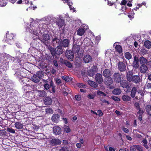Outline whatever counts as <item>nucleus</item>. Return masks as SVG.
I'll list each match as a JSON object with an SVG mask.
<instances>
[{"label": "nucleus", "instance_id": "obj_61", "mask_svg": "<svg viewBox=\"0 0 151 151\" xmlns=\"http://www.w3.org/2000/svg\"><path fill=\"white\" fill-rule=\"evenodd\" d=\"M53 64L54 66L57 67L58 66V64L56 60H54L53 61Z\"/></svg>", "mask_w": 151, "mask_h": 151}, {"label": "nucleus", "instance_id": "obj_31", "mask_svg": "<svg viewBox=\"0 0 151 151\" xmlns=\"http://www.w3.org/2000/svg\"><path fill=\"white\" fill-rule=\"evenodd\" d=\"M122 100L125 101H129L131 100V97L129 96L124 95L122 96Z\"/></svg>", "mask_w": 151, "mask_h": 151}, {"label": "nucleus", "instance_id": "obj_54", "mask_svg": "<svg viewBox=\"0 0 151 151\" xmlns=\"http://www.w3.org/2000/svg\"><path fill=\"white\" fill-rule=\"evenodd\" d=\"M97 112V115H99V116H102L103 114L101 110H98Z\"/></svg>", "mask_w": 151, "mask_h": 151}, {"label": "nucleus", "instance_id": "obj_7", "mask_svg": "<svg viewBox=\"0 0 151 151\" xmlns=\"http://www.w3.org/2000/svg\"><path fill=\"white\" fill-rule=\"evenodd\" d=\"M61 42L62 40L61 39H59L57 37H55L53 39L52 42L53 45L55 47L58 45H60Z\"/></svg>", "mask_w": 151, "mask_h": 151}, {"label": "nucleus", "instance_id": "obj_62", "mask_svg": "<svg viewBox=\"0 0 151 151\" xmlns=\"http://www.w3.org/2000/svg\"><path fill=\"white\" fill-rule=\"evenodd\" d=\"M88 98L90 99H93L94 98V96L93 95L89 94L88 96Z\"/></svg>", "mask_w": 151, "mask_h": 151}, {"label": "nucleus", "instance_id": "obj_19", "mask_svg": "<svg viewBox=\"0 0 151 151\" xmlns=\"http://www.w3.org/2000/svg\"><path fill=\"white\" fill-rule=\"evenodd\" d=\"M51 143L52 145L56 146L60 144V141L58 139H54L51 140Z\"/></svg>", "mask_w": 151, "mask_h": 151}, {"label": "nucleus", "instance_id": "obj_50", "mask_svg": "<svg viewBox=\"0 0 151 151\" xmlns=\"http://www.w3.org/2000/svg\"><path fill=\"white\" fill-rule=\"evenodd\" d=\"M130 149L131 151H136V145H133L131 147Z\"/></svg>", "mask_w": 151, "mask_h": 151}, {"label": "nucleus", "instance_id": "obj_17", "mask_svg": "<svg viewBox=\"0 0 151 151\" xmlns=\"http://www.w3.org/2000/svg\"><path fill=\"white\" fill-rule=\"evenodd\" d=\"M141 72L144 73L147 70L148 68L146 65H142L139 68Z\"/></svg>", "mask_w": 151, "mask_h": 151}, {"label": "nucleus", "instance_id": "obj_46", "mask_svg": "<svg viewBox=\"0 0 151 151\" xmlns=\"http://www.w3.org/2000/svg\"><path fill=\"white\" fill-rule=\"evenodd\" d=\"M64 63L69 68H71L72 66L71 63L67 61H65Z\"/></svg>", "mask_w": 151, "mask_h": 151}, {"label": "nucleus", "instance_id": "obj_21", "mask_svg": "<svg viewBox=\"0 0 151 151\" xmlns=\"http://www.w3.org/2000/svg\"><path fill=\"white\" fill-rule=\"evenodd\" d=\"M59 116L58 114H54L52 117V120L54 122L57 123L59 120Z\"/></svg>", "mask_w": 151, "mask_h": 151}, {"label": "nucleus", "instance_id": "obj_32", "mask_svg": "<svg viewBox=\"0 0 151 151\" xmlns=\"http://www.w3.org/2000/svg\"><path fill=\"white\" fill-rule=\"evenodd\" d=\"M137 92V88L135 87H133L131 91V96L132 98H134Z\"/></svg>", "mask_w": 151, "mask_h": 151}, {"label": "nucleus", "instance_id": "obj_18", "mask_svg": "<svg viewBox=\"0 0 151 151\" xmlns=\"http://www.w3.org/2000/svg\"><path fill=\"white\" fill-rule=\"evenodd\" d=\"M103 76L106 78L109 77L111 75V72L108 69L105 70L103 72Z\"/></svg>", "mask_w": 151, "mask_h": 151}, {"label": "nucleus", "instance_id": "obj_48", "mask_svg": "<svg viewBox=\"0 0 151 151\" xmlns=\"http://www.w3.org/2000/svg\"><path fill=\"white\" fill-rule=\"evenodd\" d=\"M111 98L114 100L117 101H119L120 100V99H119V98H118V97L115 96H111Z\"/></svg>", "mask_w": 151, "mask_h": 151}, {"label": "nucleus", "instance_id": "obj_12", "mask_svg": "<svg viewBox=\"0 0 151 151\" xmlns=\"http://www.w3.org/2000/svg\"><path fill=\"white\" fill-rule=\"evenodd\" d=\"M80 49V45H78L77 44H74L72 48L73 52L74 54L77 53L78 54L79 52Z\"/></svg>", "mask_w": 151, "mask_h": 151}, {"label": "nucleus", "instance_id": "obj_9", "mask_svg": "<svg viewBox=\"0 0 151 151\" xmlns=\"http://www.w3.org/2000/svg\"><path fill=\"white\" fill-rule=\"evenodd\" d=\"M95 79L98 83L101 84L103 81V79L101 74L97 73L95 76Z\"/></svg>", "mask_w": 151, "mask_h": 151}, {"label": "nucleus", "instance_id": "obj_64", "mask_svg": "<svg viewBox=\"0 0 151 151\" xmlns=\"http://www.w3.org/2000/svg\"><path fill=\"white\" fill-rule=\"evenodd\" d=\"M126 138L127 139H128L129 140H131L132 139L131 137L129 135H127L126 136Z\"/></svg>", "mask_w": 151, "mask_h": 151}, {"label": "nucleus", "instance_id": "obj_29", "mask_svg": "<svg viewBox=\"0 0 151 151\" xmlns=\"http://www.w3.org/2000/svg\"><path fill=\"white\" fill-rule=\"evenodd\" d=\"M69 43V41L67 39H64L62 42V46L64 47H68Z\"/></svg>", "mask_w": 151, "mask_h": 151}, {"label": "nucleus", "instance_id": "obj_26", "mask_svg": "<svg viewBox=\"0 0 151 151\" xmlns=\"http://www.w3.org/2000/svg\"><path fill=\"white\" fill-rule=\"evenodd\" d=\"M52 102L51 99L49 97L46 98L44 100V103L46 105H50Z\"/></svg>", "mask_w": 151, "mask_h": 151}, {"label": "nucleus", "instance_id": "obj_43", "mask_svg": "<svg viewBox=\"0 0 151 151\" xmlns=\"http://www.w3.org/2000/svg\"><path fill=\"white\" fill-rule=\"evenodd\" d=\"M140 52L144 55L147 53V50L145 48H142Z\"/></svg>", "mask_w": 151, "mask_h": 151}, {"label": "nucleus", "instance_id": "obj_6", "mask_svg": "<svg viewBox=\"0 0 151 151\" xmlns=\"http://www.w3.org/2000/svg\"><path fill=\"white\" fill-rule=\"evenodd\" d=\"M37 24H35V27H37ZM35 28V27L33 26L32 27L31 25V28L30 29V30H29L30 32L32 34H34L36 35H37L40 31V30H39V29L37 28L36 29Z\"/></svg>", "mask_w": 151, "mask_h": 151}, {"label": "nucleus", "instance_id": "obj_38", "mask_svg": "<svg viewBox=\"0 0 151 151\" xmlns=\"http://www.w3.org/2000/svg\"><path fill=\"white\" fill-rule=\"evenodd\" d=\"M87 74L90 76H93L95 74V71L92 69L90 70H89L87 72Z\"/></svg>", "mask_w": 151, "mask_h": 151}, {"label": "nucleus", "instance_id": "obj_49", "mask_svg": "<svg viewBox=\"0 0 151 151\" xmlns=\"http://www.w3.org/2000/svg\"><path fill=\"white\" fill-rule=\"evenodd\" d=\"M136 149L139 151H142L143 150V148L142 146L140 145H136Z\"/></svg>", "mask_w": 151, "mask_h": 151}, {"label": "nucleus", "instance_id": "obj_8", "mask_svg": "<svg viewBox=\"0 0 151 151\" xmlns=\"http://www.w3.org/2000/svg\"><path fill=\"white\" fill-rule=\"evenodd\" d=\"M86 26L85 28H80L77 30V34L79 36H82L84 34L86 29H88V27L87 26Z\"/></svg>", "mask_w": 151, "mask_h": 151}, {"label": "nucleus", "instance_id": "obj_33", "mask_svg": "<svg viewBox=\"0 0 151 151\" xmlns=\"http://www.w3.org/2000/svg\"><path fill=\"white\" fill-rule=\"evenodd\" d=\"M132 72L131 71H129L127 73V77L128 81H132Z\"/></svg>", "mask_w": 151, "mask_h": 151}, {"label": "nucleus", "instance_id": "obj_60", "mask_svg": "<svg viewBox=\"0 0 151 151\" xmlns=\"http://www.w3.org/2000/svg\"><path fill=\"white\" fill-rule=\"evenodd\" d=\"M56 81L57 83L58 84H60L61 83V81L58 78L56 79Z\"/></svg>", "mask_w": 151, "mask_h": 151}, {"label": "nucleus", "instance_id": "obj_39", "mask_svg": "<svg viewBox=\"0 0 151 151\" xmlns=\"http://www.w3.org/2000/svg\"><path fill=\"white\" fill-rule=\"evenodd\" d=\"M6 38L7 40H11L13 39V37L14 36L12 34L10 33V34L6 33Z\"/></svg>", "mask_w": 151, "mask_h": 151}, {"label": "nucleus", "instance_id": "obj_20", "mask_svg": "<svg viewBox=\"0 0 151 151\" xmlns=\"http://www.w3.org/2000/svg\"><path fill=\"white\" fill-rule=\"evenodd\" d=\"M83 60L85 63H88L91 61L92 58L90 55H87L84 57Z\"/></svg>", "mask_w": 151, "mask_h": 151}, {"label": "nucleus", "instance_id": "obj_15", "mask_svg": "<svg viewBox=\"0 0 151 151\" xmlns=\"http://www.w3.org/2000/svg\"><path fill=\"white\" fill-rule=\"evenodd\" d=\"M73 52L70 51H67L65 53V55L68 59H71L73 58Z\"/></svg>", "mask_w": 151, "mask_h": 151}, {"label": "nucleus", "instance_id": "obj_16", "mask_svg": "<svg viewBox=\"0 0 151 151\" xmlns=\"http://www.w3.org/2000/svg\"><path fill=\"white\" fill-rule=\"evenodd\" d=\"M36 93L37 96L40 97H44L46 95V93L44 91L37 90Z\"/></svg>", "mask_w": 151, "mask_h": 151}, {"label": "nucleus", "instance_id": "obj_52", "mask_svg": "<svg viewBox=\"0 0 151 151\" xmlns=\"http://www.w3.org/2000/svg\"><path fill=\"white\" fill-rule=\"evenodd\" d=\"M76 100L79 101L81 99V96L79 95H76L75 96Z\"/></svg>", "mask_w": 151, "mask_h": 151}, {"label": "nucleus", "instance_id": "obj_51", "mask_svg": "<svg viewBox=\"0 0 151 151\" xmlns=\"http://www.w3.org/2000/svg\"><path fill=\"white\" fill-rule=\"evenodd\" d=\"M134 106L137 110L140 109L139 104V103L137 102L135 103L134 104Z\"/></svg>", "mask_w": 151, "mask_h": 151}, {"label": "nucleus", "instance_id": "obj_23", "mask_svg": "<svg viewBox=\"0 0 151 151\" xmlns=\"http://www.w3.org/2000/svg\"><path fill=\"white\" fill-rule=\"evenodd\" d=\"M121 86L123 88H126L128 86V82L126 80H122L119 82Z\"/></svg>", "mask_w": 151, "mask_h": 151}, {"label": "nucleus", "instance_id": "obj_56", "mask_svg": "<svg viewBox=\"0 0 151 151\" xmlns=\"http://www.w3.org/2000/svg\"><path fill=\"white\" fill-rule=\"evenodd\" d=\"M23 88L24 89L25 88L27 89L31 90V87L29 86H24Z\"/></svg>", "mask_w": 151, "mask_h": 151}, {"label": "nucleus", "instance_id": "obj_14", "mask_svg": "<svg viewBox=\"0 0 151 151\" xmlns=\"http://www.w3.org/2000/svg\"><path fill=\"white\" fill-rule=\"evenodd\" d=\"M59 20L57 21V23L58 26L59 27H62L64 24V20L63 19V17L61 16H60L58 18Z\"/></svg>", "mask_w": 151, "mask_h": 151}, {"label": "nucleus", "instance_id": "obj_30", "mask_svg": "<svg viewBox=\"0 0 151 151\" xmlns=\"http://www.w3.org/2000/svg\"><path fill=\"white\" fill-rule=\"evenodd\" d=\"M114 46L115 47V48L116 50L119 53L122 52V47L120 45H116L115 43L114 44Z\"/></svg>", "mask_w": 151, "mask_h": 151}, {"label": "nucleus", "instance_id": "obj_28", "mask_svg": "<svg viewBox=\"0 0 151 151\" xmlns=\"http://www.w3.org/2000/svg\"><path fill=\"white\" fill-rule=\"evenodd\" d=\"M145 47L148 49L151 48V42L149 40H147L144 43Z\"/></svg>", "mask_w": 151, "mask_h": 151}, {"label": "nucleus", "instance_id": "obj_2", "mask_svg": "<svg viewBox=\"0 0 151 151\" xmlns=\"http://www.w3.org/2000/svg\"><path fill=\"white\" fill-rule=\"evenodd\" d=\"M42 76V72H37L36 74L34 75L32 77V80L33 82L35 83H38L40 81Z\"/></svg>", "mask_w": 151, "mask_h": 151}, {"label": "nucleus", "instance_id": "obj_4", "mask_svg": "<svg viewBox=\"0 0 151 151\" xmlns=\"http://www.w3.org/2000/svg\"><path fill=\"white\" fill-rule=\"evenodd\" d=\"M50 38V36L47 34H44L43 35L42 38H41V41L42 42L47 46L49 45L48 40Z\"/></svg>", "mask_w": 151, "mask_h": 151}, {"label": "nucleus", "instance_id": "obj_63", "mask_svg": "<svg viewBox=\"0 0 151 151\" xmlns=\"http://www.w3.org/2000/svg\"><path fill=\"white\" fill-rule=\"evenodd\" d=\"M127 1L125 0H123L121 2V4L122 5H125L127 3Z\"/></svg>", "mask_w": 151, "mask_h": 151}, {"label": "nucleus", "instance_id": "obj_44", "mask_svg": "<svg viewBox=\"0 0 151 151\" xmlns=\"http://www.w3.org/2000/svg\"><path fill=\"white\" fill-rule=\"evenodd\" d=\"M64 129L65 132L67 133L69 132L70 131V129L69 127L67 126H64Z\"/></svg>", "mask_w": 151, "mask_h": 151}, {"label": "nucleus", "instance_id": "obj_45", "mask_svg": "<svg viewBox=\"0 0 151 151\" xmlns=\"http://www.w3.org/2000/svg\"><path fill=\"white\" fill-rule=\"evenodd\" d=\"M97 94L99 95L103 96H106V95L105 93L100 91H97Z\"/></svg>", "mask_w": 151, "mask_h": 151}, {"label": "nucleus", "instance_id": "obj_59", "mask_svg": "<svg viewBox=\"0 0 151 151\" xmlns=\"http://www.w3.org/2000/svg\"><path fill=\"white\" fill-rule=\"evenodd\" d=\"M44 87L46 89L48 90L49 88V86L48 84L46 83L44 85Z\"/></svg>", "mask_w": 151, "mask_h": 151}, {"label": "nucleus", "instance_id": "obj_11", "mask_svg": "<svg viewBox=\"0 0 151 151\" xmlns=\"http://www.w3.org/2000/svg\"><path fill=\"white\" fill-rule=\"evenodd\" d=\"M53 133L55 135H59L61 132V129L58 126H55L53 128Z\"/></svg>", "mask_w": 151, "mask_h": 151}, {"label": "nucleus", "instance_id": "obj_57", "mask_svg": "<svg viewBox=\"0 0 151 151\" xmlns=\"http://www.w3.org/2000/svg\"><path fill=\"white\" fill-rule=\"evenodd\" d=\"M77 85L79 88L84 87L85 86L84 85H83L82 83H78Z\"/></svg>", "mask_w": 151, "mask_h": 151}, {"label": "nucleus", "instance_id": "obj_53", "mask_svg": "<svg viewBox=\"0 0 151 151\" xmlns=\"http://www.w3.org/2000/svg\"><path fill=\"white\" fill-rule=\"evenodd\" d=\"M139 110L138 112L137 113V114L142 115L144 113V111L143 110L141 109L140 108L138 109Z\"/></svg>", "mask_w": 151, "mask_h": 151}, {"label": "nucleus", "instance_id": "obj_55", "mask_svg": "<svg viewBox=\"0 0 151 151\" xmlns=\"http://www.w3.org/2000/svg\"><path fill=\"white\" fill-rule=\"evenodd\" d=\"M62 78L63 79L65 80L66 81L68 82L69 81V78H67V76H63L62 77Z\"/></svg>", "mask_w": 151, "mask_h": 151}, {"label": "nucleus", "instance_id": "obj_41", "mask_svg": "<svg viewBox=\"0 0 151 151\" xmlns=\"http://www.w3.org/2000/svg\"><path fill=\"white\" fill-rule=\"evenodd\" d=\"M142 142L143 143V146L146 149H148L149 147L147 145V142L146 139H144L142 140Z\"/></svg>", "mask_w": 151, "mask_h": 151}, {"label": "nucleus", "instance_id": "obj_34", "mask_svg": "<svg viewBox=\"0 0 151 151\" xmlns=\"http://www.w3.org/2000/svg\"><path fill=\"white\" fill-rule=\"evenodd\" d=\"M88 83L90 86L96 88L98 86V85L94 81H88Z\"/></svg>", "mask_w": 151, "mask_h": 151}, {"label": "nucleus", "instance_id": "obj_27", "mask_svg": "<svg viewBox=\"0 0 151 151\" xmlns=\"http://www.w3.org/2000/svg\"><path fill=\"white\" fill-rule=\"evenodd\" d=\"M132 81L136 83H138L140 81V78L137 76H132Z\"/></svg>", "mask_w": 151, "mask_h": 151}, {"label": "nucleus", "instance_id": "obj_36", "mask_svg": "<svg viewBox=\"0 0 151 151\" xmlns=\"http://www.w3.org/2000/svg\"><path fill=\"white\" fill-rule=\"evenodd\" d=\"M112 93L115 95H119L121 93V90L119 88H115L113 91Z\"/></svg>", "mask_w": 151, "mask_h": 151}, {"label": "nucleus", "instance_id": "obj_40", "mask_svg": "<svg viewBox=\"0 0 151 151\" xmlns=\"http://www.w3.org/2000/svg\"><path fill=\"white\" fill-rule=\"evenodd\" d=\"M125 57L127 59L129 60L131 58L132 55L129 52H127L125 54Z\"/></svg>", "mask_w": 151, "mask_h": 151}, {"label": "nucleus", "instance_id": "obj_37", "mask_svg": "<svg viewBox=\"0 0 151 151\" xmlns=\"http://www.w3.org/2000/svg\"><path fill=\"white\" fill-rule=\"evenodd\" d=\"M69 0H64V1H65V3H67L68 5L69 6L70 9V10H73V12H74V8L72 6V5L73 3L72 2L69 1Z\"/></svg>", "mask_w": 151, "mask_h": 151}, {"label": "nucleus", "instance_id": "obj_13", "mask_svg": "<svg viewBox=\"0 0 151 151\" xmlns=\"http://www.w3.org/2000/svg\"><path fill=\"white\" fill-rule=\"evenodd\" d=\"M19 73H16L15 74V76L17 77L19 79V81L20 82L22 83V84H24L25 83L24 81L26 80H27V79L26 78H23L21 76H19Z\"/></svg>", "mask_w": 151, "mask_h": 151}, {"label": "nucleus", "instance_id": "obj_47", "mask_svg": "<svg viewBox=\"0 0 151 151\" xmlns=\"http://www.w3.org/2000/svg\"><path fill=\"white\" fill-rule=\"evenodd\" d=\"M7 131L8 132H10L12 133H15V131L14 129L12 128H9V127L7 128Z\"/></svg>", "mask_w": 151, "mask_h": 151}, {"label": "nucleus", "instance_id": "obj_1", "mask_svg": "<svg viewBox=\"0 0 151 151\" xmlns=\"http://www.w3.org/2000/svg\"><path fill=\"white\" fill-rule=\"evenodd\" d=\"M50 50L52 56H55L56 54L60 55L63 52V50L62 49V46L59 45L55 49L51 47Z\"/></svg>", "mask_w": 151, "mask_h": 151}, {"label": "nucleus", "instance_id": "obj_25", "mask_svg": "<svg viewBox=\"0 0 151 151\" xmlns=\"http://www.w3.org/2000/svg\"><path fill=\"white\" fill-rule=\"evenodd\" d=\"M15 127L17 129H21L23 128V124L19 122H16L14 124Z\"/></svg>", "mask_w": 151, "mask_h": 151}, {"label": "nucleus", "instance_id": "obj_3", "mask_svg": "<svg viewBox=\"0 0 151 151\" xmlns=\"http://www.w3.org/2000/svg\"><path fill=\"white\" fill-rule=\"evenodd\" d=\"M122 75L119 73H115L113 75L114 81L116 83H119L122 80Z\"/></svg>", "mask_w": 151, "mask_h": 151}, {"label": "nucleus", "instance_id": "obj_35", "mask_svg": "<svg viewBox=\"0 0 151 151\" xmlns=\"http://www.w3.org/2000/svg\"><path fill=\"white\" fill-rule=\"evenodd\" d=\"M146 111L148 114L151 116V106L149 105H147L145 107Z\"/></svg>", "mask_w": 151, "mask_h": 151}, {"label": "nucleus", "instance_id": "obj_42", "mask_svg": "<svg viewBox=\"0 0 151 151\" xmlns=\"http://www.w3.org/2000/svg\"><path fill=\"white\" fill-rule=\"evenodd\" d=\"M45 111L47 114H52L53 113V111L52 109L50 108H48L45 109Z\"/></svg>", "mask_w": 151, "mask_h": 151}, {"label": "nucleus", "instance_id": "obj_24", "mask_svg": "<svg viewBox=\"0 0 151 151\" xmlns=\"http://www.w3.org/2000/svg\"><path fill=\"white\" fill-rule=\"evenodd\" d=\"M105 83L107 86L111 85L113 83V80L111 78L108 77L106 78L105 81Z\"/></svg>", "mask_w": 151, "mask_h": 151}, {"label": "nucleus", "instance_id": "obj_10", "mask_svg": "<svg viewBox=\"0 0 151 151\" xmlns=\"http://www.w3.org/2000/svg\"><path fill=\"white\" fill-rule=\"evenodd\" d=\"M119 69L121 71H125L126 69V66L124 63L122 62H120L118 64Z\"/></svg>", "mask_w": 151, "mask_h": 151}, {"label": "nucleus", "instance_id": "obj_22", "mask_svg": "<svg viewBox=\"0 0 151 151\" xmlns=\"http://www.w3.org/2000/svg\"><path fill=\"white\" fill-rule=\"evenodd\" d=\"M139 62L141 64L145 65L147 63V59L143 56L140 57L139 58Z\"/></svg>", "mask_w": 151, "mask_h": 151}, {"label": "nucleus", "instance_id": "obj_5", "mask_svg": "<svg viewBox=\"0 0 151 151\" xmlns=\"http://www.w3.org/2000/svg\"><path fill=\"white\" fill-rule=\"evenodd\" d=\"M139 59L135 55L134 57V60L132 63L133 66L135 68H138L139 66Z\"/></svg>", "mask_w": 151, "mask_h": 151}, {"label": "nucleus", "instance_id": "obj_58", "mask_svg": "<svg viewBox=\"0 0 151 151\" xmlns=\"http://www.w3.org/2000/svg\"><path fill=\"white\" fill-rule=\"evenodd\" d=\"M122 129L123 130V131L126 133H128L129 132V130L125 127H122Z\"/></svg>", "mask_w": 151, "mask_h": 151}]
</instances>
